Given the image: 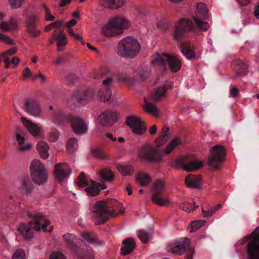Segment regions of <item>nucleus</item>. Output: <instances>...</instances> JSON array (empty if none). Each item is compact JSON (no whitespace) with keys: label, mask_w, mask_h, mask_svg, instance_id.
Returning a JSON list of instances; mask_svg holds the SVG:
<instances>
[{"label":"nucleus","mask_w":259,"mask_h":259,"mask_svg":"<svg viewBox=\"0 0 259 259\" xmlns=\"http://www.w3.org/2000/svg\"><path fill=\"white\" fill-rule=\"evenodd\" d=\"M125 123L130 128L132 133L135 135L142 136L147 130L146 122L137 115H130L125 118Z\"/></svg>","instance_id":"obj_7"},{"label":"nucleus","mask_w":259,"mask_h":259,"mask_svg":"<svg viewBox=\"0 0 259 259\" xmlns=\"http://www.w3.org/2000/svg\"><path fill=\"white\" fill-rule=\"evenodd\" d=\"M198 207V206L196 205L194 202L193 205L191 203L185 202L182 203L180 206L181 208L187 213L193 211Z\"/></svg>","instance_id":"obj_47"},{"label":"nucleus","mask_w":259,"mask_h":259,"mask_svg":"<svg viewBox=\"0 0 259 259\" xmlns=\"http://www.w3.org/2000/svg\"><path fill=\"white\" fill-rule=\"evenodd\" d=\"M171 136L170 128L167 125H164L161 130V135L155 140V144L157 148H159L163 145Z\"/></svg>","instance_id":"obj_22"},{"label":"nucleus","mask_w":259,"mask_h":259,"mask_svg":"<svg viewBox=\"0 0 259 259\" xmlns=\"http://www.w3.org/2000/svg\"><path fill=\"white\" fill-rule=\"evenodd\" d=\"M121 205L119 202L113 199L97 201L95 204L94 210L92 211L93 216L98 219L97 225L103 224L109 218L115 217V210Z\"/></svg>","instance_id":"obj_2"},{"label":"nucleus","mask_w":259,"mask_h":259,"mask_svg":"<svg viewBox=\"0 0 259 259\" xmlns=\"http://www.w3.org/2000/svg\"><path fill=\"white\" fill-rule=\"evenodd\" d=\"M185 184L187 187L192 189L201 188V177L200 176L188 175L185 178Z\"/></svg>","instance_id":"obj_25"},{"label":"nucleus","mask_w":259,"mask_h":259,"mask_svg":"<svg viewBox=\"0 0 259 259\" xmlns=\"http://www.w3.org/2000/svg\"><path fill=\"white\" fill-rule=\"evenodd\" d=\"M16 138L19 145V150L20 151H25L31 148V144L30 143H27L26 145H24L25 139L24 137L21 136L19 133H16Z\"/></svg>","instance_id":"obj_39"},{"label":"nucleus","mask_w":259,"mask_h":259,"mask_svg":"<svg viewBox=\"0 0 259 259\" xmlns=\"http://www.w3.org/2000/svg\"><path fill=\"white\" fill-rule=\"evenodd\" d=\"M24 110L35 117H41L42 115V109L39 104L35 100L27 99L24 105Z\"/></svg>","instance_id":"obj_11"},{"label":"nucleus","mask_w":259,"mask_h":259,"mask_svg":"<svg viewBox=\"0 0 259 259\" xmlns=\"http://www.w3.org/2000/svg\"><path fill=\"white\" fill-rule=\"evenodd\" d=\"M193 17L202 18L204 20H209L211 18V15L208 13V10L206 5L204 3H199L196 6V12Z\"/></svg>","instance_id":"obj_29"},{"label":"nucleus","mask_w":259,"mask_h":259,"mask_svg":"<svg viewBox=\"0 0 259 259\" xmlns=\"http://www.w3.org/2000/svg\"><path fill=\"white\" fill-rule=\"evenodd\" d=\"M125 3L124 0H100L99 5L106 9H116L122 7Z\"/></svg>","instance_id":"obj_27"},{"label":"nucleus","mask_w":259,"mask_h":259,"mask_svg":"<svg viewBox=\"0 0 259 259\" xmlns=\"http://www.w3.org/2000/svg\"><path fill=\"white\" fill-rule=\"evenodd\" d=\"M80 236L83 242L89 244H92L96 246H101L104 244V242L99 240L96 235L92 236L88 232L80 233Z\"/></svg>","instance_id":"obj_28"},{"label":"nucleus","mask_w":259,"mask_h":259,"mask_svg":"<svg viewBox=\"0 0 259 259\" xmlns=\"http://www.w3.org/2000/svg\"><path fill=\"white\" fill-rule=\"evenodd\" d=\"M118 115L116 111L105 110L99 116L98 121L102 125L110 126L115 122Z\"/></svg>","instance_id":"obj_13"},{"label":"nucleus","mask_w":259,"mask_h":259,"mask_svg":"<svg viewBox=\"0 0 259 259\" xmlns=\"http://www.w3.org/2000/svg\"><path fill=\"white\" fill-rule=\"evenodd\" d=\"M100 175L102 179L105 181L110 182L114 178V174L109 169H103L100 170Z\"/></svg>","instance_id":"obj_41"},{"label":"nucleus","mask_w":259,"mask_h":259,"mask_svg":"<svg viewBox=\"0 0 259 259\" xmlns=\"http://www.w3.org/2000/svg\"><path fill=\"white\" fill-rule=\"evenodd\" d=\"M251 238L246 247V252L249 259H259V230L255 229L249 236Z\"/></svg>","instance_id":"obj_10"},{"label":"nucleus","mask_w":259,"mask_h":259,"mask_svg":"<svg viewBox=\"0 0 259 259\" xmlns=\"http://www.w3.org/2000/svg\"><path fill=\"white\" fill-rule=\"evenodd\" d=\"M161 195L152 196L151 199L154 203L161 206H167L169 204V201L168 198H162Z\"/></svg>","instance_id":"obj_42"},{"label":"nucleus","mask_w":259,"mask_h":259,"mask_svg":"<svg viewBox=\"0 0 259 259\" xmlns=\"http://www.w3.org/2000/svg\"><path fill=\"white\" fill-rule=\"evenodd\" d=\"M182 144V141L181 138L179 137H175L163 149V152L165 155L170 153L178 146Z\"/></svg>","instance_id":"obj_33"},{"label":"nucleus","mask_w":259,"mask_h":259,"mask_svg":"<svg viewBox=\"0 0 259 259\" xmlns=\"http://www.w3.org/2000/svg\"><path fill=\"white\" fill-rule=\"evenodd\" d=\"M202 214L204 218H208L211 217L214 214V212H212V210L205 211L203 209L202 210Z\"/></svg>","instance_id":"obj_62"},{"label":"nucleus","mask_w":259,"mask_h":259,"mask_svg":"<svg viewBox=\"0 0 259 259\" xmlns=\"http://www.w3.org/2000/svg\"><path fill=\"white\" fill-rule=\"evenodd\" d=\"M32 72L30 69L28 67H26L24 69L23 73V77L24 78H28L31 77Z\"/></svg>","instance_id":"obj_61"},{"label":"nucleus","mask_w":259,"mask_h":259,"mask_svg":"<svg viewBox=\"0 0 259 259\" xmlns=\"http://www.w3.org/2000/svg\"><path fill=\"white\" fill-rule=\"evenodd\" d=\"M136 242L133 237H128L123 240L121 247V253L126 255L133 252L136 247Z\"/></svg>","instance_id":"obj_21"},{"label":"nucleus","mask_w":259,"mask_h":259,"mask_svg":"<svg viewBox=\"0 0 259 259\" xmlns=\"http://www.w3.org/2000/svg\"><path fill=\"white\" fill-rule=\"evenodd\" d=\"M136 180L141 186L144 187L150 183L151 178L146 174H139L136 177Z\"/></svg>","instance_id":"obj_40"},{"label":"nucleus","mask_w":259,"mask_h":259,"mask_svg":"<svg viewBox=\"0 0 259 259\" xmlns=\"http://www.w3.org/2000/svg\"><path fill=\"white\" fill-rule=\"evenodd\" d=\"M71 125L76 135L84 134L88 130V125L85 121L78 116H72Z\"/></svg>","instance_id":"obj_15"},{"label":"nucleus","mask_w":259,"mask_h":259,"mask_svg":"<svg viewBox=\"0 0 259 259\" xmlns=\"http://www.w3.org/2000/svg\"><path fill=\"white\" fill-rule=\"evenodd\" d=\"M167 63L170 70L172 72H177L181 67V61L177 57L169 55Z\"/></svg>","instance_id":"obj_32"},{"label":"nucleus","mask_w":259,"mask_h":259,"mask_svg":"<svg viewBox=\"0 0 259 259\" xmlns=\"http://www.w3.org/2000/svg\"><path fill=\"white\" fill-rule=\"evenodd\" d=\"M25 0H9L10 5L13 9L19 8Z\"/></svg>","instance_id":"obj_56"},{"label":"nucleus","mask_w":259,"mask_h":259,"mask_svg":"<svg viewBox=\"0 0 259 259\" xmlns=\"http://www.w3.org/2000/svg\"><path fill=\"white\" fill-rule=\"evenodd\" d=\"M138 237L143 243H147L149 240V235L144 230H140L138 231Z\"/></svg>","instance_id":"obj_50"},{"label":"nucleus","mask_w":259,"mask_h":259,"mask_svg":"<svg viewBox=\"0 0 259 259\" xmlns=\"http://www.w3.org/2000/svg\"><path fill=\"white\" fill-rule=\"evenodd\" d=\"M93 96V94L91 93V94H88V92H85L84 93V97H76L75 99L78 101H80L82 100H87L89 99L90 98L92 97Z\"/></svg>","instance_id":"obj_60"},{"label":"nucleus","mask_w":259,"mask_h":259,"mask_svg":"<svg viewBox=\"0 0 259 259\" xmlns=\"http://www.w3.org/2000/svg\"><path fill=\"white\" fill-rule=\"evenodd\" d=\"M170 55L155 53L153 56V62L166 71V63L167 62Z\"/></svg>","instance_id":"obj_26"},{"label":"nucleus","mask_w":259,"mask_h":259,"mask_svg":"<svg viewBox=\"0 0 259 259\" xmlns=\"http://www.w3.org/2000/svg\"><path fill=\"white\" fill-rule=\"evenodd\" d=\"M85 189L88 195L95 196L97 195L102 189H105L106 187L104 184H99L93 180L90 181V184Z\"/></svg>","instance_id":"obj_23"},{"label":"nucleus","mask_w":259,"mask_h":259,"mask_svg":"<svg viewBox=\"0 0 259 259\" xmlns=\"http://www.w3.org/2000/svg\"><path fill=\"white\" fill-rule=\"evenodd\" d=\"M76 183L80 187H85L89 185V182H88L85 176V174L83 172H82L79 175L78 178L76 180Z\"/></svg>","instance_id":"obj_46"},{"label":"nucleus","mask_w":259,"mask_h":259,"mask_svg":"<svg viewBox=\"0 0 259 259\" xmlns=\"http://www.w3.org/2000/svg\"><path fill=\"white\" fill-rule=\"evenodd\" d=\"M36 148L42 158L47 159L49 157V146L46 143L41 142L38 143Z\"/></svg>","instance_id":"obj_37"},{"label":"nucleus","mask_w":259,"mask_h":259,"mask_svg":"<svg viewBox=\"0 0 259 259\" xmlns=\"http://www.w3.org/2000/svg\"><path fill=\"white\" fill-rule=\"evenodd\" d=\"M226 157L225 149L220 145H215L211 148V153L208 158L207 163L209 167L213 170L219 168L220 164Z\"/></svg>","instance_id":"obj_8"},{"label":"nucleus","mask_w":259,"mask_h":259,"mask_svg":"<svg viewBox=\"0 0 259 259\" xmlns=\"http://www.w3.org/2000/svg\"><path fill=\"white\" fill-rule=\"evenodd\" d=\"M71 117L69 115L59 110L54 113L52 117V121L56 124H60L68 122L71 120Z\"/></svg>","instance_id":"obj_30"},{"label":"nucleus","mask_w":259,"mask_h":259,"mask_svg":"<svg viewBox=\"0 0 259 259\" xmlns=\"http://www.w3.org/2000/svg\"><path fill=\"white\" fill-rule=\"evenodd\" d=\"M93 153H95L99 158L102 159H105L107 157V155L105 154V153L98 149L94 150Z\"/></svg>","instance_id":"obj_58"},{"label":"nucleus","mask_w":259,"mask_h":259,"mask_svg":"<svg viewBox=\"0 0 259 259\" xmlns=\"http://www.w3.org/2000/svg\"><path fill=\"white\" fill-rule=\"evenodd\" d=\"M205 223H206L205 221H201V220L195 221L193 222L191 224V225H190L191 227L190 229V231L191 232H195L198 229H199L200 228L203 226L205 225Z\"/></svg>","instance_id":"obj_49"},{"label":"nucleus","mask_w":259,"mask_h":259,"mask_svg":"<svg viewBox=\"0 0 259 259\" xmlns=\"http://www.w3.org/2000/svg\"><path fill=\"white\" fill-rule=\"evenodd\" d=\"M50 259H65V257L64 254L60 252H54L51 254Z\"/></svg>","instance_id":"obj_57"},{"label":"nucleus","mask_w":259,"mask_h":259,"mask_svg":"<svg viewBox=\"0 0 259 259\" xmlns=\"http://www.w3.org/2000/svg\"><path fill=\"white\" fill-rule=\"evenodd\" d=\"M130 21L122 16H116L109 20L101 28V33L107 37L117 36L123 33V29L130 27Z\"/></svg>","instance_id":"obj_4"},{"label":"nucleus","mask_w":259,"mask_h":259,"mask_svg":"<svg viewBox=\"0 0 259 259\" xmlns=\"http://www.w3.org/2000/svg\"><path fill=\"white\" fill-rule=\"evenodd\" d=\"M0 42H3L6 45H13L14 44V41L9 36L0 32Z\"/></svg>","instance_id":"obj_51"},{"label":"nucleus","mask_w":259,"mask_h":259,"mask_svg":"<svg viewBox=\"0 0 259 259\" xmlns=\"http://www.w3.org/2000/svg\"><path fill=\"white\" fill-rule=\"evenodd\" d=\"M165 188L164 182L161 180H156L153 184L152 196L161 195Z\"/></svg>","instance_id":"obj_34"},{"label":"nucleus","mask_w":259,"mask_h":259,"mask_svg":"<svg viewBox=\"0 0 259 259\" xmlns=\"http://www.w3.org/2000/svg\"><path fill=\"white\" fill-rule=\"evenodd\" d=\"M21 120L23 122L26 128L33 136H39L41 129L37 124L24 117H21Z\"/></svg>","instance_id":"obj_24"},{"label":"nucleus","mask_w":259,"mask_h":259,"mask_svg":"<svg viewBox=\"0 0 259 259\" xmlns=\"http://www.w3.org/2000/svg\"><path fill=\"white\" fill-rule=\"evenodd\" d=\"M193 22L187 18L180 20L175 27L174 32V38L179 40L183 37L187 36V33L190 31L196 32L207 31L210 27V24L202 18L193 17Z\"/></svg>","instance_id":"obj_1"},{"label":"nucleus","mask_w":259,"mask_h":259,"mask_svg":"<svg viewBox=\"0 0 259 259\" xmlns=\"http://www.w3.org/2000/svg\"><path fill=\"white\" fill-rule=\"evenodd\" d=\"M63 23L61 21H56L54 23H52L49 25H47L45 28L46 31H49L51 29L54 28H58L63 26Z\"/></svg>","instance_id":"obj_54"},{"label":"nucleus","mask_w":259,"mask_h":259,"mask_svg":"<svg viewBox=\"0 0 259 259\" xmlns=\"http://www.w3.org/2000/svg\"><path fill=\"white\" fill-rule=\"evenodd\" d=\"M37 16L35 15H31L27 16L26 20V28L27 32L31 37H38L41 32L36 26Z\"/></svg>","instance_id":"obj_12"},{"label":"nucleus","mask_w":259,"mask_h":259,"mask_svg":"<svg viewBox=\"0 0 259 259\" xmlns=\"http://www.w3.org/2000/svg\"><path fill=\"white\" fill-rule=\"evenodd\" d=\"M234 68L236 76H244L247 73V65L240 60H236L233 62Z\"/></svg>","instance_id":"obj_31"},{"label":"nucleus","mask_w":259,"mask_h":259,"mask_svg":"<svg viewBox=\"0 0 259 259\" xmlns=\"http://www.w3.org/2000/svg\"><path fill=\"white\" fill-rule=\"evenodd\" d=\"M65 242L72 249L77 248V245L74 241L77 240V237L73 234L68 233L64 234L63 236Z\"/></svg>","instance_id":"obj_38"},{"label":"nucleus","mask_w":259,"mask_h":259,"mask_svg":"<svg viewBox=\"0 0 259 259\" xmlns=\"http://www.w3.org/2000/svg\"><path fill=\"white\" fill-rule=\"evenodd\" d=\"M113 82L112 78H108L103 81V85L98 94V97L103 102L108 101L111 98V92L110 87Z\"/></svg>","instance_id":"obj_14"},{"label":"nucleus","mask_w":259,"mask_h":259,"mask_svg":"<svg viewBox=\"0 0 259 259\" xmlns=\"http://www.w3.org/2000/svg\"><path fill=\"white\" fill-rule=\"evenodd\" d=\"M77 141L75 138H71L68 140L67 149L69 151L73 152L77 149Z\"/></svg>","instance_id":"obj_48"},{"label":"nucleus","mask_w":259,"mask_h":259,"mask_svg":"<svg viewBox=\"0 0 259 259\" xmlns=\"http://www.w3.org/2000/svg\"><path fill=\"white\" fill-rule=\"evenodd\" d=\"M117 168L124 176H131L133 172V167L131 165H119Z\"/></svg>","instance_id":"obj_43"},{"label":"nucleus","mask_w":259,"mask_h":259,"mask_svg":"<svg viewBox=\"0 0 259 259\" xmlns=\"http://www.w3.org/2000/svg\"><path fill=\"white\" fill-rule=\"evenodd\" d=\"M63 30L58 29L53 32V38L57 41L56 45L58 51H63V47L66 46L68 42L66 36L63 34Z\"/></svg>","instance_id":"obj_20"},{"label":"nucleus","mask_w":259,"mask_h":259,"mask_svg":"<svg viewBox=\"0 0 259 259\" xmlns=\"http://www.w3.org/2000/svg\"><path fill=\"white\" fill-rule=\"evenodd\" d=\"M181 51L183 55L188 59H192L196 58V54L193 46L184 47L182 49Z\"/></svg>","instance_id":"obj_44"},{"label":"nucleus","mask_w":259,"mask_h":259,"mask_svg":"<svg viewBox=\"0 0 259 259\" xmlns=\"http://www.w3.org/2000/svg\"><path fill=\"white\" fill-rule=\"evenodd\" d=\"M138 155L143 160L150 162H158L162 159L158 149L150 145H144L140 148Z\"/></svg>","instance_id":"obj_9"},{"label":"nucleus","mask_w":259,"mask_h":259,"mask_svg":"<svg viewBox=\"0 0 259 259\" xmlns=\"http://www.w3.org/2000/svg\"><path fill=\"white\" fill-rule=\"evenodd\" d=\"M230 97L236 98L239 96V91L236 87L232 88L230 91Z\"/></svg>","instance_id":"obj_59"},{"label":"nucleus","mask_w":259,"mask_h":259,"mask_svg":"<svg viewBox=\"0 0 259 259\" xmlns=\"http://www.w3.org/2000/svg\"><path fill=\"white\" fill-rule=\"evenodd\" d=\"M30 172L32 180L36 184L40 185L47 182L48 179V172L38 159H34L31 163Z\"/></svg>","instance_id":"obj_6"},{"label":"nucleus","mask_w":259,"mask_h":259,"mask_svg":"<svg viewBox=\"0 0 259 259\" xmlns=\"http://www.w3.org/2000/svg\"><path fill=\"white\" fill-rule=\"evenodd\" d=\"M117 49L118 55L125 58H130L134 57L138 54L140 45L137 39L127 36L119 41Z\"/></svg>","instance_id":"obj_5"},{"label":"nucleus","mask_w":259,"mask_h":259,"mask_svg":"<svg viewBox=\"0 0 259 259\" xmlns=\"http://www.w3.org/2000/svg\"><path fill=\"white\" fill-rule=\"evenodd\" d=\"M19 19L15 16L10 17L9 21H3L0 24L1 30L7 32H13L19 27Z\"/></svg>","instance_id":"obj_18"},{"label":"nucleus","mask_w":259,"mask_h":259,"mask_svg":"<svg viewBox=\"0 0 259 259\" xmlns=\"http://www.w3.org/2000/svg\"><path fill=\"white\" fill-rule=\"evenodd\" d=\"M18 48L17 47H13L8 50H6L0 54V57H5L13 56L17 52Z\"/></svg>","instance_id":"obj_52"},{"label":"nucleus","mask_w":259,"mask_h":259,"mask_svg":"<svg viewBox=\"0 0 259 259\" xmlns=\"http://www.w3.org/2000/svg\"><path fill=\"white\" fill-rule=\"evenodd\" d=\"M33 217V221L28 224H22L18 229L19 232L25 240L32 238L34 231H39L40 230L41 225L43 231L46 232V227L50 225V222L46 221L41 214H36Z\"/></svg>","instance_id":"obj_3"},{"label":"nucleus","mask_w":259,"mask_h":259,"mask_svg":"<svg viewBox=\"0 0 259 259\" xmlns=\"http://www.w3.org/2000/svg\"><path fill=\"white\" fill-rule=\"evenodd\" d=\"M43 8L45 10V17L47 21H53L55 19L54 16L52 15L51 13L49 8L45 5H44Z\"/></svg>","instance_id":"obj_53"},{"label":"nucleus","mask_w":259,"mask_h":259,"mask_svg":"<svg viewBox=\"0 0 259 259\" xmlns=\"http://www.w3.org/2000/svg\"><path fill=\"white\" fill-rule=\"evenodd\" d=\"M172 87L171 84H167L157 87L151 94V99L154 101L159 102L162 98L166 97L167 90Z\"/></svg>","instance_id":"obj_19"},{"label":"nucleus","mask_w":259,"mask_h":259,"mask_svg":"<svg viewBox=\"0 0 259 259\" xmlns=\"http://www.w3.org/2000/svg\"><path fill=\"white\" fill-rule=\"evenodd\" d=\"M157 131V128L156 125H153L151 127L149 128V132L151 136H153L156 134Z\"/></svg>","instance_id":"obj_64"},{"label":"nucleus","mask_w":259,"mask_h":259,"mask_svg":"<svg viewBox=\"0 0 259 259\" xmlns=\"http://www.w3.org/2000/svg\"><path fill=\"white\" fill-rule=\"evenodd\" d=\"M145 110L155 116H157L159 114L157 108L152 103H147L145 104Z\"/></svg>","instance_id":"obj_45"},{"label":"nucleus","mask_w":259,"mask_h":259,"mask_svg":"<svg viewBox=\"0 0 259 259\" xmlns=\"http://www.w3.org/2000/svg\"><path fill=\"white\" fill-rule=\"evenodd\" d=\"M71 172V169L66 162L57 163L55 165V177L59 181H62Z\"/></svg>","instance_id":"obj_16"},{"label":"nucleus","mask_w":259,"mask_h":259,"mask_svg":"<svg viewBox=\"0 0 259 259\" xmlns=\"http://www.w3.org/2000/svg\"><path fill=\"white\" fill-rule=\"evenodd\" d=\"M72 37L74 39L79 40L82 44V45H84L85 43H84V41L83 40V37L80 34L75 33L74 34V35H73Z\"/></svg>","instance_id":"obj_63"},{"label":"nucleus","mask_w":259,"mask_h":259,"mask_svg":"<svg viewBox=\"0 0 259 259\" xmlns=\"http://www.w3.org/2000/svg\"><path fill=\"white\" fill-rule=\"evenodd\" d=\"M21 189L27 194L31 193L33 189V185L29 178L24 177L21 179Z\"/></svg>","instance_id":"obj_36"},{"label":"nucleus","mask_w":259,"mask_h":259,"mask_svg":"<svg viewBox=\"0 0 259 259\" xmlns=\"http://www.w3.org/2000/svg\"><path fill=\"white\" fill-rule=\"evenodd\" d=\"M25 254L23 250L18 249L16 250L13 256V259H25Z\"/></svg>","instance_id":"obj_55"},{"label":"nucleus","mask_w":259,"mask_h":259,"mask_svg":"<svg viewBox=\"0 0 259 259\" xmlns=\"http://www.w3.org/2000/svg\"><path fill=\"white\" fill-rule=\"evenodd\" d=\"M186 241H180L169 244L166 250L168 252L177 255H181L186 251V248L189 245V242L188 238H186Z\"/></svg>","instance_id":"obj_17"},{"label":"nucleus","mask_w":259,"mask_h":259,"mask_svg":"<svg viewBox=\"0 0 259 259\" xmlns=\"http://www.w3.org/2000/svg\"><path fill=\"white\" fill-rule=\"evenodd\" d=\"M203 166L202 161H192L184 165V169L187 171H192L201 168Z\"/></svg>","instance_id":"obj_35"}]
</instances>
